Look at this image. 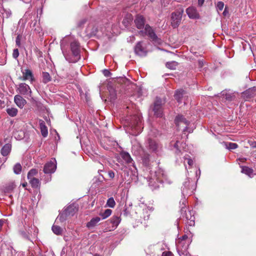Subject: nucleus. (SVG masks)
Instances as JSON below:
<instances>
[{"instance_id":"obj_57","label":"nucleus","mask_w":256,"mask_h":256,"mask_svg":"<svg viewBox=\"0 0 256 256\" xmlns=\"http://www.w3.org/2000/svg\"><path fill=\"white\" fill-rule=\"evenodd\" d=\"M250 145L252 147L256 148V142H252Z\"/></svg>"},{"instance_id":"obj_54","label":"nucleus","mask_w":256,"mask_h":256,"mask_svg":"<svg viewBox=\"0 0 256 256\" xmlns=\"http://www.w3.org/2000/svg\"><path fill=\"white\" fill-rule=\"evenodd\" d=\"M108 176H110V178H112L114 177V175H115L114 172L112 171H109L108 172Z\"/></svg>"},{"instance_id":"obj_12","label":"nucleus","mask_w":256,"mask_h":256,"mask_svg":"<svg viewBox=\"0 0 256 256\" xmlns=\"http://www.w3.org/2000/svg\"><path fill=\"white\" fill-rule=\"evenodd\" d=\"M182 214L183 217L186 218V223L188 226H194V225L195 218L194 216V212L192 210H184Z\"/></svg>"},{"instance_id":"obj_33","label":"nucleus","mask_w":256,"mask_h":256,"mask_svg":"<svg viewBox=\"0 0 256 256\" xmlns=\"http://www.w3.org/2000/svg\"><path fill=\"white\" fill-rule=\"evenodd\" d=\"M110 221L112 224V227L116 228L120 222V218L119 216H114L111 218Z\"/></svg>"},{"instance_id":"obj_26","label":"nucleus","mask_w":256,"mask_h":256,"mask_svg":"<svg viewBox=\"0 0 256 256\" xmlns=\"http://www.w3.org/2000/svg\"><path fill=\"white\" fill-rule=\"evenodd\" d=\"M39 123L42 134L44 137H46L48 136V131L45 123L42 120H40Z\"/></svg>"},{"instance_id":"obj_29","label":"nucleus","mask_w":256,"mask_h":256,"mask_svg":"<svg viewBox=\"0 0 256 256\" xmlns=\"http://www.w3.org/2000/svg\"><path fill=\"white\" fill-rule=\"evenodd\" d=\"M132 16L131 14H127L122 20V24L126 28H127L132 22Z\"/></svg>"},{"instance_id":"obj_4","label":"nucleus","mask_w":256,"mask_h":256,"mask_svg":"<svg viewBox=\"0 0 256 256\" xmlns=\"http://www.w3.org/2000/svg\"><path fill=\"white\" fill-rule=\"evenodd\" d=\"M160 172H155L154 178H149L148 180V182L149 186L150 187L152 190H155L159 187L158 184L160 182H164V181L170 184L172 182L170 180H168L165 178V176L163 174H162V178H160Z\"/></svg>"},{"instance_id":"obj_39","label":"nucleus","mask_w":256,"mask_h":256,"mask_svg":"<svg viewBox=\"0 0 256 256\" xmlns=\"http://www.w3.org/2000/svg\"><path fill=\"white\" fill-rule=\"evenodd\" d=\"M180 206L181 214H182L183 211L186 210V200L185 198H182L180 202Z\"/></svg>"},{"instance_id":"obj_28","label":"nucleus","mask_w":256,"mask_h":256,"mask_svg":"<svg viewBox=\"0 0 256 256\" xmlns=\"http://www.w3.org/2000/svg\"><path fill=\"white\" fill-rule=\"evenodd\" d=\"M11 150V145L9 144H4L1 150V154L3 156H8Z\"/></svg>"},{"instance_id":"obj_17","label":"nucleus","mask_w":256,"mask_h":256,"mask_svg":"<svg viewBox=\"0 0 256 256\" xmlns=\"http://www.w3.org/2000/svg\"><path fill=\"white\" fill-rule=\"evenodd\" d=\"M186 13L190 19H198L200 14L196 8L194 6H190L186 9Z\"/></svg>"},{"instance_id":"obj_30","label":"nucleus","mask_w":256,"mask_h":256,"mask_svg":"<svg viewBox=\"0 0 256 256\" xmlns=\"http://www.w3.org/2000/svg\"><path fill=\"white\" fill-rule=\"evenodd\" d=\"M241 168L242 173H244L250 177L252 176L254 172V170L252 168L246 166H241Z\"/></svg>"},{"instance_id":"obj_10","label":"nucleus","mask_w":256,"mask_h":256,"mask_svg":"<svg viewBox=\"0 0 256 256\" xmlns=\"http://www.w3.org/2000/svg\"><path fill=\"white\" fill-rule=\"evenodd\" d=\"M18 92L25 96L26 98H32V90L30 86L26 83H21L19 84L18 88Z\"/></svg>"},{"instance_id":"obj_5","label":"nucleus","mask_w":256,"mask_h":256,"mask_svg":"<svg viewBox=\"0 0 256 256\" xmlns=\"http://www.w3.org/2000/svg\"><path fill=\"white\" fill-rule=\"evenodd\" d=\"M142 118L140 116H134L130 120V128L131 132H129L132 135L136 136L142 130Z\"/></svg>"},{"instance_id":"obj_42","label":"nucleus","mask_w":256,"mask_h":256,"mask_svg":"<svg viewBox=\"0 0 256 256\" xmlns=\"http://www.w3.org/2000/svg\"><path fill=\"white\" fill-rule=\"evenodd\" d=\"M67 214H65L64 211L58 215L56 218V220H60V222H63L66 220Z\"/></svg>"},{"instance_id":"obj_51","label":"nucleus","mask_w":256,"mask_h":256,"mask_svg":"<svg viewBox=\"0 0 256 256\" xmlns=\"http://www.w3.org/2000/svg\"><path fill=\"white\" fill-rule=\"evenodd\" d=\"M16 42L17 46L19 47L20 46V36H18L16 38Z\"/></svg>"},{"instance_id":"obj_31","label":"nucleus","mask_w":256,"mask_h":256,"mask_svg":"<svg viewBox=\"0 0 256 256\" xmlns=\"http://www.w3.org/2000/svg\"><path fill=\"white\" fill-rule=\"evenodd\" d=\"M121 156L123 160L128 164H132V160L131 158L130 154L126 152H123L121 154Z\"/></svg>"},{"instance_id":"obj_58","label":"nucleus","mask_w":256,"mask_h":256,"mask_svg":"<svg viewBox=\"0 0 256 256\" xmlns=\"http://www.w3.org/2000/svg\"><path fill=\"white\" fill-rule=\"evenodd\" d=\"M198 0V4L200 6H202L203 4L204 1V0Z\"/></svg>"},{"instance_id":"obj_22","label":"nucleus","mask_w":256,"mask_h":256,"mask_svg":"<svg viewBox=\"0 0 256 256\" xmlns=\"http://www.w3.org/2000/svg\"><path fill=\"white\" fill-rule=\"evenodd\" d=\"M178 144L179 141L178 140L176 141L172 140L170 142V147L172 150L174 151L176 155L180 156L182 152L181 150L180 149Z\"/></svg>"},{"instance_id":"obj_13","label":"nucleus","mask_w":256,"mask_h":256,"mask_svg":"<svg viewBox=\"0 0 256 256\" xmlns=\"http://www.w3.org/2000/svg\"><path fill=\"white\" fill-rule=\"evenodd\" d=\"M56 168V160L54 158L46 164L43 170L45 174H52L55 172Z\"/></svg>"},{"instance_id":"obj_19","label":"nucleus","mask_w":256,"mask_h":256,"mask_svg":"<svg viewBox=\"0 0 256 256\" xmlns=\"http://www.w3.org/2000/svg\"><path fill=\"white\" fill-rule=\"evenodd\" d=\"M135 53L141 56H146L147 51L146 48L143 46L142 45V42H138L134 48Z\"/></svg>"},{"instance_id":"obj_36","label":"nucleus","mask_w":256,"mask_h":256,"mask_svg":"<svg viewBox=\"0 0 256 256\" xmlns=\"http://www.w3.org/2000/svg\"><path fill=\"white\" fill-rule=\"evenodd\" d=\"M42 78L43 82L45 84L51 80V77L50 74L47 72H44L42 73Z\"/></svg>"},{"instance_id":"obj_9","label":"nucleus","mask_w":256,"mask_h":256,"mask_svg":"<svg viewBox=\"0 0 256 256\" xmlns=\"http://www.w3.org/2000/svg\"><path fill=\"white\" fill-rule=\"evenodd\" d=\"M175 123L178 128H184V132H187L188 130V126L189 124V122L182 115L178 116L175 118Z\"/></svg>"},{"instance_id":"obj_64","label":"nucleus","mask_w":256,"mask_h":256,"mask_svg":"<svg viewBox=\"0 0 256 256\" xmlns=\"http://www.w3.org/2000/svg\"><path fill=\"white\" fill-rule=\"evenodd\" d=\"M26 184H22V186H23L24 187H25V186H26Z\"/></svg>"},{"instance_id":"obj_48","label":"nucleus","mask_w":256,"mask_h":256,"mask_svg":"<svg viewBox=\"0 0 256 256\" xmlns=\"http://www.w3.org/2000/svg\"><path fill=\"white\" fill-rule=\"evenodd\" d=\"M4 12H2V16L4 18H8L10 16L11 12L10 11L6 10H4Z\"/></svg>"},{"instance_id":"obj_40","label":"nucleus","mask_w":256,"mask_h":256,"mask_svg":"<svg viewBox=\"0 0 256 256\" xmlns=\"http://www.w3.org/2000/svg\"><path fill=\"white\" fill-rule=\"evenodd\" d=\"M106 206L110 208H113L116 206V202L113 198H109L106 202Z\"/></svg>"},{"instance_id":"obj_14","label":"nucleus","mask_w":256,"mask_h":256,"mask_svg":"<svg viewBox=\"0 0 256 256\" xmlns=\"http://www.w3.org/2000/svg\"><path fill=\"white\" fill-rule=\"evenodd\" d=\"M144 32L146 34L148 35L153 42L157 44H160L161 40L158 38L152 28L146 25L144 28Z\"/></svg>"},{"instance_id":"obj_59","label":"nucleus","mask_w":256,"mask_h":256,"mask_svg":"<svg viewBox=\"0 0 256 256\" xmlns=\"http://www.w3.org/2000/svg\"><path fill=\"white\" fill-rule=\"evenodd\" d=\"M198 63L199 66L200 68H202L203 66V62L202 60H198Z\"/></svg>"},{"instance_id":"obj_20","label":"nucleus","mask_w":256,"mask_h":256,"mask_svg":"<svg viewBox=\"0 0 256 256\" xmlns=\"http://www.w3.org/2000/svg\"><path fill=\"white\" fill-rule=\"evenodd\" d=\"M98 28L92 24H90L86 30V36L90 37L98 35Z\"/></svg>"},{"instance_id":"obj_35","label":"nucleus","mask_w":256,"mask_h":256,"mask_svg":"<svg viewBox=\"0 0 256 256\" xmlns=\"http://www.w3.org/2000/svg\"><path fill=\"white\" fill-rule=\"evenodd\" d=\"M52 230L56 235H60L62 232V228L58 226L54 225L52 226Z\"/></svg>"},{"instance_id":"obj_18","label":"nucleus","mask_w":256,"mask_h":256,"mask_svg":"<svg viewBox=\"0 0 256 256\" xmlns=\"http://www.w3.org/2000/svg\"><path fill=\"white\" fill-rule=\"evenodd\" d=\"M242 97L247 100L256 96V87L250 88L242 94Z\"/></svg>"},{"instance_id":"obj_45","label":"nucleus","mask_w":256,"mask_h":256,"mask_svg":"<svg viewBox=\"0 0 256 256\" xmlns=\"http://www.w3.org/2000/svg\"><path fill=\"white\" fill-rule=\"evenodd\" d=\"M104 179V178L102 176H99L98 178H95L94 179V183L96 184V186H98L102 182Z\"/></svg>"},{"instance_id":"obj_1","label":"nucleus","mask_w":256,"mask_h":256,"mask_svg":"<svg viewBox=\"0 0 256 256\" xmlns=\"http://www.w3.org/2000/svg\"><path fill=\"white\" fill-rule=\"evenodd\" d=\"M60 48L66 60L69 62H76L80 59V44L77 40L66 36L60 41Z\"/></svg>"},{"instance_id":"obj_52","label":"nucleus","mask_w":256,"mask_h":256,"mask_svg":"<svg viewBox=\"0 0 256 256\" xmlns=\"http://www.w3.org/2000/svg\"><path fill=\"white\" fill-rule=\"evenodd\" d=\"M184 159L185 160H188V165L190 166H191L193 164V161L192 160H191L190 158H187L185 156L184 158Z\"/></svg>"},{"instance_id":"obj_2","label":"nucleus","mask_w":256,"mask_h":256,"mask_svg":"<svg viewBox=\"0 0 256 256\" xmlns=\"http://www.w3.org/2000/svg\"><path fill=\"white\" fill-rule=\"evenodd\" d=\"M158 134V132L156 129L152 128L150 132L147 141L146 142V148L147 150L152 153L158 154L162 150V144L155 139L151 137H156Z\"/></svg>"},{"instance_id":"obj_46","label":"nucleus","mask_w":256,"mask_h":256,"mask_svg":"<svg viewBox=\"0 0 256 256\" xmlns=\"http://www.w3.org/2000/svg\"><path fill=\"white\" fill-rule=\"evenodd\" d=\"M224 7V3L222 2H218L216 5L218 10H222Z\"/></svg>"},{"instance_id":"obj_34","label":"nucleus","mask_w":256,"mask_h":256,"mask_svg":"<svg viewBox=\"0 0 256 256\" xmlns=\"http://www.w3.org/2000/svg\"><path fill=\"white\" fill-rule=\"evenodd\" d=\"M8 114L12 117L15 116L18 114V110L15 108H6Z\"/></svg>"},{"instance_id":"obj_49","label":"nucleus","mask_w":256,"mask_h":256,"mask_svg":"<svg viewBox=\"0 0 256 256\" xmlns=\"http://www.w3.org/2000/svg\"><path fill=\"white\" fill-rule=\"evenodd\" d=\"M14 188V186L13 185L10 186H8L7 188H6L4 190V192L6 193L10 192L13 190Z\"/></svg>"},{"instance_id":"obj_41","label":"nucleus","mask_w":256,"mask_h":256,"mask_svg":"<svg viewBox=\"0 0 256 256\" xmlns=\"http://www.w3.org/2000/svg\"><path fill=\"white\" fill-rule=\"evenodd\" d=\"M226 146L228 150H234L237 148L238 144L236 143L228 142L226 143Z\"/></svg>"},{"instance_id":"obj_44","label":"nucleus","mask_w":256,"mask_h":256,"mask_svg":"<svg viewBox=\"0 0 256 256\" xmlns=\"http://www.w3.org/2000/svg\"><path fill=\"white\" fill-rule=\"evenodd\" d=\"M22 170V166L20 164H16L14 166V172L16 174H19Z\"/></svg>"},{"instance_id":"obj_16","label":"nucleus","mask_w":256,"mask_h":256,"mask_svg":"<svg viewBox=\"0 0 256 256\" xmlns=\"http://www.w3.org/2000/svg\"><path fill=\"white\" fill-rule=\"evenodd\" d=\"M186 94V93L184 90H180L176 92L174 96L178 103L184 102L185 104L186 98L188 97Z\"/></svg>"},{"instance_id":"obj_24","label":"nucleus","mask_w":256,"mask_h":256,"mask_svg":"<svg viewBox=\"0 0 256 256\" xmlns=\"http://www.w3.org/2000/svg\"><path fill=\"white\" fill-rule=\"evenodd\" d=\"M144 18L142 16H137L134 20L136 26L138 29L144 28Z\"/></svg>"},{"instance_id":"obj_23","label":"nucleus","mask_w":256,"mask_h":256,"mask_svg":"<svg viewBox=\"0 0 256 256\" xmlns=\"http://www.w3.org/2000/svg\"><path fill=\"white\" fill-rule=\"evenodd\" d=\"M14 101L16 104L20 108H22L26 104V101L20 95H16L14 98Z\"/></svg>"},{"instance_id":"obj_15","label":"nucleus","mask_w":256,"mask_h":256,"mask_svg":"<svg viewBox=\"0 0 256 256\" xmlns=\"http://www.w3.org/2000/svg\"><path fill=\"white\" fill-rule=\"evenodd\" d=\"M22 76L20 79L22 80H29L32 83L34 80V76L31 70L30 69L22 70Z\"/></svg>"},{"instance_id":"obj_27","label":"nucleus","mask_w":256,"mask_h":256,"mask_svg":"<svg viewBox=\"0 0 256 256\" xmlns=\"http://www.w3.org/2000/svg\"><path fill=\"white\" fill-rule=\"evenodd\" d=\"M100 220V218L98 216L94 218L86 224V226L88 228H92L96 226Z\"/></svg>"},{"instance_id":"obj_63","label":"nucleus","mask_w":256,"mask_h":256,"mask_svg":"<svg viewBox=\"0 0 256 256\" xmlns=\"http://www.w3.org/2000/svg\"><path fill=\"white\" fill-rule=\"evenodd\" d=\"M85 22H86V21H85L84 20H82V22H81V23H82V24H84V23Z\"/></svg>"},{"instance_id":"obj_60","label":"nucleus","mask_w":256,"mask_h":256,"mask_svg":"<svg viewBox=\"0 0 256 256\" xmlns=\"http://www.w3.org/2000/svg\"><path fill=\"white\" fill-rule=\"evenodd\" d=\"M4 222V220H0V230L1 229V228L3 225Z\"/></svg>"},{"instance_id":"obj_32","label":"nucleus","mask_w":256,"mask_h":256,"mask_svg":"<svg viewBox=\"0 0 256 256\" xmlns=\"http://www.w3.org/2000/svg\"><path fill=\"white\" fill-rule=\"evenodd\" d=\"M32 186L34 188H38L40 186V182L38 179L35 178H28Z\"/></svg>"},{"instance_id":"obj_6","label":"nucleus","mask_w":256,"mask_h":256,"mask_svg":"<svg viewBox=\"0 0 256 256\" xmlns=\"http://www.w3.org/2000/svg\"><path fill=\"white\" fill-rule=\"evenodd\" d=\"M195 188L196 184L194 182L191 184L190 178H187L183 183L182 186V194L184 196L185 194H191Z\"/></svg>"},{"instance_id":"obj_43","label":"nucleus","mask_w":256,"mask_h":256,"mask_svg":"<svg viewBox=\"0 0 256 256\" xmlns=\"http://www.w3.org/2000/svg\"><path fill=\"white\" fill-rule=\"evenodd\" d=\"M38 174V170L36 169H32L28 174V178H34V176Z\"/></svg>"},{"instance_id":"obj_3","label":"nucleus","mask_w":256,"mask_h":256,"mask_svg":"<svg viewBox=\"0 0 256 256\" xmlns=\"http://www.w3.org/2000/svg\"><path fill=\"white\" fill-rule=\"evenodd\" d=\"M190 242L186 235H184L176 242L177 251L180 256H191L188 252V248Z\"/></svg>"},{"instance_id":"obj_62","label":"nucleus","mask_w":256,"mask_h":256,"mask_svg":"<svg viewBox=\"0 0 256 256\" xmlns=\"http://www.w3.org/2000/svg\"><path fill=\"white\" fill-rule=\"evenodd\" d=\"M94 256H101V255H100V254H94Z\"/></svg>"},{"instance_id":"obj_37","label":"nucleus","mask_w":256,"mask_h":256,"mask_svg":"<svg viewBox=\"0 0 256 256\" xmlns=\"http://www.w3.org/2000/svg\"><path fill=\"white\" fill-rule=\"evenodd\" d=\"M112 210L110 209H106L104 212H101L100 216L102 217V219H105L108 217L112 214Z\"/></svg>"},{"instance_id":"obj_7","label":"nucleus","mask_w":256,"mask_h":256,"mask_svg":"<svg viewBox=\"0 0 256 256\" xmlns=\"http://www.w3.org/2000/svg\"><path fill=\"white\" fill-rule=\"evenodd\" d=\"M183 13L184 10L182 8L172 14L171 24L173 28H177L180 25Z\"/></svg>"},{"instance_id":"obj_21","label":"nucleus","mask_w":256,"mask_h":256,"mask_svg":"<svg viewBox=\"0 0 256 256\" xmlns=\"http://www.w3.org/2000/svg\"><path fill=\"white\" fill-rule=\"evenodd\" d=\"M150 212V210L148 207L144 208L140 212V220H141L142 223L143 222V220L146 221L149 219Z\"/></svg>"},{"instance_id":"obj_38","label":"nucleus","mask_w":256,"mask_h":256,"mask_svg":"<svg viewBox=\"0 0 256 256\" xmlns=\"http://www.w3.org/2000/svg\"><path fill=\"white\" fill-rule=\"evenodd\" d=\"M178 66V63L176 62H168L166 64V66L171 70H175Z\"/></svg>"},{"instance_id":"obj_53","label":"nucleus","mask_w":256,"mask_h":256,"mask_svg":"<svg viewBox=\"0 0 256 256\" xmlns=\"http://www.w3.org/2000/svg\"><path fill=\"white\" fill-rule=\"evenodd\" d=\"M172 254L170 252H164L162 254V256H172Z\"/></svg>"},{"instance_id":"obj_11","label":"nucleus","mask_w":256,"mask_h":256,"mask_svg":"<svg viewBox=\"0 0 256 256\" xmlns=\"http://www.w3.org/2000/svg\"><path fill=\"white\" fill-rule=\"evenodd\" d=\"M162 101L160 98H156V100L154 102L153 111L154 112V114L157 117H162Z\"/></svg>"},{"instance_id":"obj_8","label":"nucleus","mask_w":256,"mask_h":256,"mask_svg":"<svg viewBox=\"0 0 256 256\" xmlns=\"http://www.w3.org/2000/svg\"><path fill=\"white\" fill-rule=\"evenodd\" d=\"M163 244L162 242L150 245L145 250L146 254L154 256L163 249Z\"/></svg>"},{"instance_id":"obj_61","label":"nucleus","mask_w":256,"mask_h":256,"mask_svg":"<svg viewBox=\"0 0 256 256\" xmlns=\"http://www.w3.org/2000/svg\"><path fill=\"white\" fill-rule=\"evenodd\" d=\"M6 64V60H4L2 62L0 63V65H4Z\"/></svg>"},{"instance_id":"obj_50","label":"nucleus","mask_w":256,"mask_h":256,"mask_svg":"<svg viewBox=\"0 0 256 256\" xmlns=\"http://www.w3.org/2000/svg\"><path fill=\"white\" fill-rule=\"evenodd\" d=\"M103 74L106 77L110 76L112 74L111 72L107 70H104L103 71Z\"/></svg>"},{"instance_id":"obj_47","label":"nucleus","mask_w":256,"mask_h":256,"mask_svg":"<svg viewBox=\"0 0 256 256\" xmlns=\"http://www.w3.org/2000/svg\"><path fill=\"white\" fill-rule=\"evenodd\" d=\"M19 56V52L18 49L16 48L13 50L12 56L14 58L16 59Z\"/></svg>"},{"instance_id":"obj_25","label":"nucleus","mask_w":256,"mask_h":256,"mask_svg":"<svg viewBox=\"0 0 256 256\" xmlns=\"http://www.w3.org/2000/svg\"><path fill=\"white\" fill-rule=\"evenodd\" d=\"M77 208L74 204H71L68 206L64 210L65 214L68 216H73L76 212Z\"/></svg>"},{"instance_id":"obj_56","label":"nucleus","mask_w":256,"mask_h":256,"mask_svg":"<svg viewBox=\"0 0 256 256\" xmlns=\"http://www.w3.org/2000/svg\"><path fill=\"white\" fill-rule=\"evenodd\" d=\"M228 14V10L227 8H225L222 14L224 16H226Z\"/></svg>"},{"instance_id":"obj_55","label":"nucleus","mask_w":256,"mask_h":256,"mask_svg":"<svg viewBox=\"0 0 256 256\" xmlns=\"http://www.w3.org/2000/svg\"><path fill=\"white\" fill-rule=\"evenodd\" d=\"M135 40V38L134 36H130L128 39V42H133Z\"/></svg>"}]
</instances>
